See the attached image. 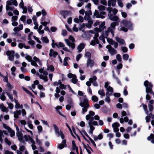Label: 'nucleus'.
<instances>
[{
    "label": "nucleus",
    "mask_w": 154,
    "mask_h": 154,
    "mask_svg": "<svg viewBox=\"0 0 154 154\" xmlns=\"http://www.w3.org/2000/svg\"><path fill=\"white\" fill-rule=\"evenodd\" d=\"M144 85L146 87V92L147 93L146 97V100H149L151 98L150 96L148 94V93L152 94L154 98V92L152 90V85L150 82L146 80L144 82Z\"/></svg>",
    "instance_id": "nucleus-5"
},
{
    "label": "nucleus",
    "mask_w": 154,
    "mask_h": 154,
    "mask_svg": "<svg viewBox=\"0 0 154 154\" xmlns=\"http://www.w3.org/2000/svg\"><path fill=\"white\" fill-rule=\"evenodd\" d=\"M105 15L106 12L104 11H101L99 13L97 10H95L94 13V15L97 17L102 19L104 18L105 17Z\"/></svg>",
    "instance_id": "nucleus-10"
},
{
    "label": "nucleus",
    "mask_w": 154,
    "mask_h": 154,
    "mask_svg": "<svg viewBox=\"0 0 154 154\" xmlns=\"http://www.w3.org/2000/svg\"><path fill=\"white\" fill-rule=\"evenodd\" d=\"M98 94L101 96V97L105 96V93L103 89L100 90L98 91Z\"/></svg>",
    "instance_id": "nucleus-39"
},
{
    "label": "nucleus",
    "mask_w": 154,
    "mask_h": 154,
    "mask_svg": "<svg viewBox=\"0 0 154 154\" xmlns=\"http://www.w3.org/2000/svg\"><path fill=\"white\" fill-rule=\"evenodd\" d=\"M91 54L90 52H87L85 53V57L86 58H87V60L91 59Z\"/></svg>",
    "instance_id": "nucleus-38"
},
{
    "label": "nucleus",
    "mask_w": 154,
    "mask_h": 154,
    "mask_svg": "<svg viewBox=\"0 0 154 154\" xmlns=\"http://www.w3.org/2000/svg\"><path fill=\"white\" fill-rule=\"evenodd\" d=\"M7 103L8 105V107L10 109H13L14 105L12 103H9L8 102H7Z\"/></svg>",
    "instance_id": "nucleus-62"
},
{
    "label": "nucleus",
    "mask_w": 154,
    "mask_h": 154,
    "mask_svg": "<svg viewBox=\"0 0 154 154\" xmlns=\"http://www.w3.org/2000/svg\"><path fill=\"white\" fill-rule=\"evenodd\" d=\"M19 7L23 10L22 12L23 14H26L27 12V8L26 6H24L23 1H21L19 4Z\"/></svg>",
    "instance_id": "nucleus-14"
},
{
    "label": "nucleus",
    "mask_w": 154,
    "mask_h": 154,
    "mask_svg": "<svg viewBox=\"0 0 154 154\" xmlns=\"http://www.w3.org/2000/svg\"><path fill=\"white\" fill-rule=\"evenodd\" d=\"M69 39H65V42L67 46L71 48L73 50L75 47V44L74 43L75 40L74 38L72 35L69 36Z\"/></svg>",
    "instance_id": "nucleus-7"
},
{
    "label": "nucleus",
    "mask_w": 154,
    "mask_h": 154,
    "mask_svg": "<svg viewBox=\"0 0 154 154\" xmlns=\"http://www.w3.org/2000/svg\"><path fill=\"white\" fill-rule=\"evenodd\" d=\"M41 40L44 42L45 43H48L49 42V40L47 37H42Z\"/></svg>",
    "instance_id": "nucleus-41"
},
{
    "label": "nucleus",
    "mask_w": 154,
    "mask_h": 154,
    "mask_svg": "<svg viewBox=\"0 0 154 154\" xmlns=\"http://www.w3.org/2000/svg\"><path fill=\"white\" fill-rule=\"evenodd\" d=\"M113 92H109L106 91V97L105 99V101L109 103L110 102V96L112 95V94Z\"/></svg>",
    "instance_id": "nucleus-20"
},
{
    "label": "nucleus",
    "mask_w": 154,
    "mask_h": 154,
    "mask_svg": "<svg viewBox=\"0 0 154 154\" xmlns=\"http://www.w3.org/2000/svg\"><path fill=\"white\" fill-rule=\"evenodd\" d=\"M53 125L55 133L57 134L58 137L60 136L62 139H63L64 138V135L61 131L59 130L57 125L55 124H53Z\"/></svg>",
    "instance_id": "nucleus-9"
},
{
    "label": "nucleus",
    "mask_w": 154,
    "mask_h": 154,
    "mask_svg": "<svg viewBox=\"0 0 154 154\" xmlns=\"http://www.w3.org/2000/svg\"><path fill=\"white\" fill-rule=\"evenodd\" d=\"M150 118H151L152 119H153L154 118V115L151 113L149 114L148 116L146 117V122L147 123L149 122Z\"/></svg>",
    "instance_id": "nucleus-25"
},
{
    "label": "nucleus",
    "mask_w": 154,
    "mask_h": 154,
    "mask_svg": "<svg viewBox=\"0 0 154 154\" xmlns=\"http://www.w3.org/2000/svg\"><path fill=\"white\" fill-rule=\"evenodd\" d=\"M60 14L63 16V18L65 19L66 17L68 16L69 14V11H60Z\"/></svg>",
    "instance_id": "nucleus-29"
},
{
    "label": "nucleus",
    "mask_w": 154,
    "mask_h": 154,
    "mask_svg": "<svg viewBox=\"0 0 154 154\" xmlns=\"http://www.w3.org/2000/svg\"><path fill=\"white\" fill-rule=\"evenodd\" d=\"M97 78L95 76H94L90 78L89 79V81L92 83L93 85L95 87L98 86V84L96 82V81Z\"/></svg>",
    "instance_id": "nucleus-16"
},
{
    "label": "nucleus",
    "mask_w": 154,
    "mask_h": 154,
    "mask_svg": "<svg viewBox=\"0 0 154 154\" xmlns=\"http://www.w3.org/2000/svg\"><path fill=\"white\" fill-rule=\"evenodd\" d=\"M31 64L32 65L34 66L36 68L38 67V66L36 63L34 61H32L31 62Z\"/></svg>",
    "instance_id": "nucleus-60"
},
{
    "label": "nucleus",
    "mask_w": 154,
    "mask_h": 154,
    "mask_svg": "<svg viewBox=\"0 0 154 154\" xmlns=\"http://www.w3.org/2000/svg\"><path fill=\"white\" fill-rule=\"evenodd\" d=\"M116 3V0H109L108 2V5L109 7L114 6Z\"/></svg>",
    "instance_id": "nucleus-30"
},
{
    "label": "nucleus",
    "mask_w": 154,
    "mask_h": 154,
    "mask_svg": "<svg viewBox=\"0 0 154 154\" xmlns=\"http://www.w3.org/2000/svg\"><path fill=\"white\" fill-rule=\"evenodd\" d=\"M58 55V53L57 52L54 51V50L51 49L50 50L49 55L50 57L53 56L54 58H55Z\"/></svg>",
    "instance_id": "nucleus-23"
},
{
    "label": "nucleus",
    "mask_w": 154,
    "mask_h": 154,
    "mask_svg": "<svg viewBox=\"0 0 154 154\" xmlns=\"http://www.w3.org/2000/svg\"><path fill=\"white\" fill-rule=\"evenodd\" d=\"M112 76L113 79L116 80L117 83L119 85H122V83L119 79L115 74L114 71H112Z\"/></svg>",
    "instance_id": "nucleus-17"
},
{
    "label": "nucleus",
    "mask_w": 154,
    "mask_h": 154,
    "mask_svg": "<svg viewBox=\"0 0 154 154\" xmlns=\"http://www.w3.org/2000/svg\"><path fill=\"white\" fill-rule=\"evenodd\" d=\"M14 51H8L6 52V54L8 56V59L10 61H13L14 60L15 56Z\"/></svg>",
    "instance_id": "nucleus-11"
},
{
    "label": "nucleus",
    "mask_w": 154,
    "mask_h": 154,
    "mask_svg": "<svg viewBox=\"0 0 154 154\" xmlns=\"http://www.w3.org/2000/svg\"><path fill=\"white\" fill-rule=\"evenodd\" d=\"M14 101L15 103V108L17 109H19L20 108V104L18 102L17 100L15 99H14Z\"/></svg>",
    "instance_id": "nucleus-40"
},
{
    "label": "nucleus",
    "mask_w": 154,
    "mask_h": 154,
    "mask_svg": "<svg viewBox=\"0 0 154 154\" xmlns=\"http://www.w3.org/2000/svg\"><path fill=\"white\" fill-rule=\"evenodd\" d=\"M6 83V87L8 88L9 91L11 90L13 88L12 85L9 82Z\"/></svg>",
    "instance_id": "nucleus-48"
},
{
    "label": "nucleus",
    "mask_w": 154,
    "mask_h": 154,
    "mask_svg": "<svg viewBox=\"0 0 154 154\" xmlns=\"http://www.w3.org/2000/svg\"><path fill=\"white\" fill-rule=\"evenodd\" d=\"M102 72V71L99 69H97L94 70L93 72L92 73L93 74H96L97 73H99V74H100Z\"/></svg>",
    "instance_id": "nucleus-56"
},
{
    "label": "nucleus",
    "mask_w": 154,
    "mask_h": 154,
    "mask_svg": "<svg viewBox=\"0 0 154 154\" xmlns=\"http://www.w3.org/2000/svg\"><path fill=\"white\" fill-rule=\"evenodd\" d=\"M85 45L83 43H81L77 47V49L79 53L81 52L85 48Z\"/></svg>",
    "instance_id": "nucleus-27"
},
{
    "label": "nucleus",
    "mask_w": 154,
    "mask_h": 154,
    "mask_svg": "<svg viewBox=\"0 0 154 154\" xmlns=\"http://www.w3.org/2000/svg\"><path fill=\"white\" fill-rule=\"evenodd\" d=\"M39 71L41 73H43V74H40L39 75V78L42 80H43L45 82H47L48 81V72L45 71H44L43 68H41L39 69Z\"/></svg>",
    "instance_id": "nucleus-8"
},
{
    "label": "nucleus",
    "mask_w": 154,
    "mask_h": 154,
    "mask_svg": "<svg viewBox=\"0 0 154 154\" xmlns=\"http://www.w3.org/2000/svg\"><path fill=\"white\" fill-rule=\"evenodd\" d=\"M142 105L143 109L144 110L145 112V113L146 114L148 115V114L149 112H148V110H147V106L146 105L144 104V103H142Z\"/></svg>",
    "instance_id": "nucleus-43"
},
{
    "label": "nucleus",
    "mask_w": 154,
    "mask_h": 154,
    "mask_svg": "<svg viewBox=\"0 0 154 154\" xmlns=\"http://www.w3.org/2000/svg\"><path fill=\"white\" fill-rule=\"evenodd\" d=\"M107 41L110 44L113 45L115 48H116L118 47V43L117 42L113 41L112 39H110L109 40L108 39H107Z\"/></svg>",
    "instance_id": "nucleus-22"
},
{
    "label": "nucleus",
    "mask_w": 154,
    "mask_h": 154,
    "mask_svg": "<svg viewBox=\"0 0 154 154\" xmlns=\"http://www.w3.org/2000/svg\"><path fill=\"white\" fill-rule=\"evenodd\" d=\"M26 55L25 57V58L29 62H31L32 61V58L31 56L29 55H27V54H26Z\"/></svg>",
    "instance_id": "nucleus-51"
},
{
    "label": "nucleus",
    "mask_w": 154,
    "mask_h": 154,
    "mask_svg": "<svg viewBox=\"0 0 154 154\" xmlns=\"http://www.w3.org/2000/svg\"><path fill=\"white\" fill-rule=\"evenodd\" d=\"M84 148L86 149L87 152L88 154H91V153L89 149H90L92 151H93V150L88 145L87 146L85 145H84Z\"/></svg>",
    "instance_id": "nucleus-34"
},
{
    "label": "nucleus",
    "mask_w": 154,
    "mask_h": 154,
    "mask_svg": "<svg viewBox=\"0 0 154 154\" xmlns=\"http://www.w3.org/2000/svg\"><path fill=\"white\" fill-rule=\"evenodd\" d=\"M72 150H73V151L75 150L77 154H79L78 147L76 146L74 140H72Z\"/></svg>",
    "instance_id": "nucleus-31"
},
{
    "label": "nucleus",
    "mask_w": 154,
    "mask_h": 154,
    "mask_svg": "<svg viewBox=\"0 0 154 154\" xmlns=\"http://www.w3.org/2000/svg\"><path fill=\"white\" fill-rule=\"evenodd\" d=\"M78 94L81 96L79 98L80 101L79 105L82 107V113L84 114L87 112L89 106L88 100L87 98L86 95H83V93L82 91H79Z\"/></svg>",
    "instance_id": "nucleus-3"
},
{
    "label": "nucleus",
    "mask_w": 154,
    "mask_h": 154,
    "mask_svg": "<svg viewBox=\"0 0 154 154\" xmlns=\"http://www.w3.org/2000/svg\"><path fill=\"white\" fill-rule=\"evenodd\" d=\"M0 107L2 111L4 112L8 111V109L6 107H5L3 105H2V106L1 105Z\"/></svg>",
    "instance_id": "nucleus-54"
},
{
    "label": "nucleus",
    "mask_w": 154,
    "mask_h": 154,
    "mask_svg": "<svg viewBox=\"0 0 154 154\" xmlns=\"http://www.w3.org/2000/svg\"><path fill=\"white\" fill-rule=\"evenodd\" d=\"M8 132L10 133V136L11 137H13L15 135L14 131L11 128H9L8 129Z\"/></svg>",
    "instance_id": "nucleus-44"
},
{
    "label": "nucleus",
    "mask_w": 154,
    "mask_h": 154,
    "mask_svg": "<svg viewBox=\"0 0 154 154\" xmlns=\"http://www.w3.org/2000/svg\"><path fill=\"white\" fill-rule=\"evenodd\" d=\"M133 29V24L131 21L126 20H123L120 23V25L118 29L119 31L126 32L128 31V29L132 30Z\"/></svg>",
    "instance_id": "nucleus-4"
},
{
    "label": "nucleus",
    "mask_w": 154,
    "mask_h": 154,
    "mask_svg": "<svg viewBox=\"0 0 154 154\" xmlns=\"http://www.w3.org/2000/svg\"><path fill=\"white\" fill-rule=\"evenodd\" d=\"M98 9L100 11H104L105 10L106 7L103 5H100L98 7Z\"/></svg>",
    "instance_id": "nucleus-59"
},
{
    "label": "nucleus",
    "mask_w": 154,
    "mask_h": 154,
    "mask_svg": "<svg viewBox=\"0 0 154 154\" xmlns=\"http://www.w3.org/2000/svg\"><path fill=\"white\" fill-rule=\"evenodd\" d=\"M0 98L2 101H5V100L6 97L4 93L2 92V94H0Z\"/></svg>",
    "instance_id": "nucleus-47"
},
{
    "label": "nucleus",
    "mask_w": 154,
    "mask_h": 154,
    "mask_svg": "<svg viewBox=\"0 0 154 154\" xmlns=\"http://www.w3.org/2000/svg\"><path fill=\"white\" fill-rule=\"evenodd\" d=\"M47 69L52 72L54 71V68L53 65H51L48 66Z\"/></svg>",
    "instance_id": "nucleus-55"
},
{
    "label": "nucleus",
    "mask_w": 154,
    "mask_h": 154,
    "mask_svg": "<svg viewBox=\"0 0 154 154\" xmlns=\"http://www.w3.org/2000/svg\"><path fill=\"white\" fill-rule=\"evenodd\" d=\"M147 140H151V143L154 144V135L151 134L150 136L147 138Z\"/></svg>",
    "instance_id": "nucleus-33"
},
{
    "label": "nucleus",
    "mask_w": 154,
    "mask_h": 154,
    "mask_svg": "<svg viewBox=\"0 0 154 154\" xmlns=\"http://www.w3.org/2000/svg\"><path fill=\"white\" fill-rule=\"evenodd\" d=\"M116 41L118 42L120 44L124 45H126V44L125 40L119 38L118 37H116Z\"/></svg>",
    "instance_id": "nucleus-24"
},
{
    "label": "nucleus",
    "mask_w": 154,
    "mask_h": 154,
    "mask_svg": "<svg viewBox=\"0 0 154 154\" xmlns=\"http://www.w3.org/2000/svg\"><path fill=\"white\" fill-rule=\"evenodd\" d=\"M122 51L124 53H126L128 51V48L125 47H122L121 48Z\"/></svg>",
    "instance_id": "nucleus-64"
},
{
    "label": "nucleus",
    "mask_w": 154,
    "mask_h": 154,
    "mask_svg": "<svg viewBox=\"0 0 154 154\" xmlns=\"http://www.w3.org/2000/svg\"><path fill=\"white\" fill-rule=\"evenodd\" d=\"M85 24L84 23H83L82 25H81L80 26V27H79V30H82V32H84L85 30L84 29L82 30V29L85 27Z\"/></svg>",
    "instance_id": "nucleus-57"
},
{
    "label": "nucleus",
    "mask_w": 154,
    "mask_h": 154,
    "mask_svg": "<svg viewBox=\"0 0 154 154\" xmlns=\"http://www.w3.org/2000/svg\"><path fill=\"white\" fill-rule=\"evenodd\" d=\"M91 100L94 102H97L98 100V97L95 95H93L91 97Z\"/></svg>",
    "instance_id": "nucleus-49"
},
{
    "label": "nucleus",
    "mask_w": 154,
    "mask_h": 154,
    "mask_svg": "<svg viewBox=\"0 0 154 154\" xmlns=\"http://www.w3.org/2000/svg\"><path fill=\"white\" fill-rule=\"evenodd\" d=\"M26 16L22 15L20 19V20L22 21L23 23H25Z\"/></svg>",
    "instance_id": "nucleus-53"
},
{
    "label": "nucleus",
    "mask_w": 154,
    "mask_h": 154,
    "mask_svg": "<svg viewBox=\"0 0 154 154\" xmlns=\"http://www.w3.org/2000/svg\"><path fill=\"white\" fill-rule=\"evenodd\" d=\"M21 110H16L13 112L14 117L16 119H17L19 118V116L21 114Z\"/></svg>",
    "instance_id": "nucleus-26"
},
{
    "label": "nucleus",
    "mask_w": 154,
    "mask_h": 154,
    "mask_svg": "<svg viewBox=\"0 0 154 154\" xmlns=\"http://www.w3.org/2000/svg\"><path fill=\"white\" fill-rule=\"evenodd\" d=\"M6 93L11 101L13 102L14 100L12 94H10V92L7 90L6 91Z\"/></svg>",
    "instance_id": "nucleus-37"
},
{
    "label": "nucleus",
    "mask_w": 154,
    "mask_h": 154,
    "mask_svg": "<svg viewBox=\"0 0 154 154\" xmlns=\"http://www.w3.org/2000/svg\"><path fill=\"white\" fill-rule=\"evenodd\" d=\"M17 135L18 137V140L21 143H24V140H23V134L20 132H17Z\"/></svg>",
    "instance_id": "nucleus-21"
},
{
    "label": "nucleus",
    "mask_w": 154,
    "mask_h": 154,
    "mask_svg": "<svg viewBox=\"0 0 154 154\" xmlns=\"http://www.w3.org/2000/svg\"><path fill=\"white\" fill-rule=\"evenodd\" d=\"M77 81L78 79L76 78V76H74L71 80V82L74 84H76Z\"/></svg>",
    "instance_id": "nucleus-45"
},
{
    "label": "nucleus",
    "mask_w": 154,
    "mask_h": 154,
    "mask_svg": "<svg viewBox=\"0 0 154 154\" xmlns=\"http://www.w3.org/2000/svg\"><path fill=\"white\" fill-rule=\"evenodd\" d=\"M64 46V44L61 42H59V43H57V44H56V46L58 48H63Z\"/></svg>",
    "instance_id": "nucleus-46"
},
{
    "label": "nucleus",
    "mask_w": 154,
    "mask_h": 154,
    "mask_svg": "<svg viewBox=\"0 0 154 154\" xmlns=\"http://www.w3.org/2000/svg\"><path fill=\"white\" fill-rule=\"evenodd\" d=\"M99 42L98 39H94L92 40L90 43V45L94 46L96 44H99Z\"/></svg>",
    "instance_id": "nucleus-36"
},
{
    "label": "nucleus",
    "mask_w": 154,
    "mask_h": 154,
    "mask_svg": "<svg viewBox=\"0 0 154 154\" xmlns=\"http://www.w3.org/2000/svg\"><path fill=\"white\" fill-rule=\"evenodd\" d=\"M118 4L119 6L122 8L123 6V5L122 3V0H117Z\"/></svg>",
    "instance_id": "nucleus-58"
},
{
    "label": "nucleus",
    "mask_w": 154,
    "mask_h": 154,
    "mask_svg": "<svg viewBox=\"0 0 154 154\" xmlns=\"http://www.w3.org/2000/svg\"><path fill=\"white\" fill-rule=\"evenodd\" d=\"M105 22H103L100 25L99 28L96 27L94 29L95 30L96 32H101L105 28Z\"/></svg>",
    "instance_id": "nucleus-13"
},
{
    "label": "nucleus",
    "mask_w": 154,
    "mask_h": 154,
    "mask_svg": "<svg viewBox=\"0 0 154 154\" xmlns=\"http://www.w3.org/2000/svg\"><path fill=\"white\" fill-rule=\"evenodd\" d=\"M104 87L107 91L109 92H113V88L112 87L109 85V83L108 82L105 83Z\"/></svg>",
    "instance_id": "nucleus-19"
},
{
    "label": "nucleus",
    "mask_w": 154,
    "mask_h": 154,
    "mask_svg": "<svg viewBox=\"0 0 154 154\" xmlns=\"http://www.w3.org/2000/svg\"><path fill=\"white\" fill-rule=\"evenodd\" d=\"M80 3L77 5V6L78 7H81L83 4L84 3V0H79Z\"/></svg>",
    "instance_id": "nucleus-61"
},
{
    "label": "nucleus",
    "mask_w": 154,
    "mask_h": 154,
    "mask_svg": "<svg viewBox=\"0 0 154 154\" xmlns=\"http://www.w3.org/2000/svg\"><path fill=\"white\" fill-rule=\"evenodd\" d=\"M16 7L18 5L17 2L16 0H8L6 2V9L7 11H13L15 9L12 5Z\"/></svg>",
    "instance_id": "nucleus-6"
},
{
    "label": "nucleus",
    "mask_w": 154,
    "mask_h": 154,
    "mask_svg": "<svg viewBox=\"0 0 154 154\" xmlns=\"http://www.w3.org/2000/svg\"><path fill=\"white\" fill-rule=\"evenodd\" d=\"M106 48L108 49V51L111 56H113L117 53L116 50L112 47L110 45H108L106 46Z\"/></svg>",
    "instance_id": "nucleus-12"
},
{
    "label": "nucleus",
    "mask_w": 154,
    "mask_h": 154,
    "mask_svg": "<svg viewBox=\"0 0 154 154\" xmlns=\"http://www.w3.org/2000/svg\"><path fill=\"white\" fill-rule=\"evenodd\" d=\"M94 64L95 63L94 60L91 59L87 60L86 63L87 67L92 68L94 65Z\"/></svg>",
    "instance_id": "nucleus-18"
},
{
    "label": "nucleus",
    "mask_w": 154,
    "mask_h": 154,
    "mask_svg": "<svg viewBox=\"0 0 154 154\" xmlns=\"http://www.w3.org/2000/svg\"><path fill=\"white\" fill-rule=\"evenodd\" d=\"M66 146V140H62L61 143L58 146V148L60 149H61Z\"/></svg>",
    "instance_id": "nucleus-28"
},
{
    "label": "nucleus",
    "mask_w": 154,
    "mask_h": 154,
    "mask_svg": "<svg viewBox=\"0 0 154 154\" xmlns=\"http://www.w3.org/2000/svg\"><path fill=\"white\" fill-rule=\"evenodd\" d=\"M23 27V25L21 24L19 25L18 27H14L13 29V30L14 32H18L20 30H22Z\"/></svg>",
    "instance_id": "nucleus-32"
},
{
    "label": "nucleus",
    "mask_w": 154,
    "mask_h": 154,
    "mask_svg": "<svg viewBox=\"0 0 154 154\" xmlns=\"http://www.w3.org/2000/svg\"><path fill=\"white\" fill-rule=\"evenodd\" d=\"M107 10L108 12V16L110 19L112 21H115L112 22L109 27L107 30L104 32H103L102 34L106 38L108 39L109 40L110 39L107 38L109 35V33H111L112 37H113L114 35V31L116 29L115 27L119 24V21H118L119 18L118 16H116V14L117 13L118 11L115 8L113 9L110 7L108 8H107Z\"/></svg>",
    "instance_id": "nucleus-1"
},
{
    "label": "nucleus",
    "mask_w": 154,
    "mask_h": 154,
    "mask_svg": "<svg viewBox=\"0 0 154 154\" xmlns=\"http://www.w3.org/2000/svg\"><path fill=\"white\" fill-rule=\"evenodd\" d=\"M33 60L35 62H37L39 65H41V62L39 59L37 58L36 57L34 56L33 58Z\"/></svg>",
    "instance_id": "nucleus-42"
},
{
    "label": "nucleus",
    "mask_w": 154,
    "mask_h": 154,
    "mask_svg": "<svg viewBox=\"0 0 154 154\" xmlns=\"http://www.w3.org/2000/svg\"><path fill=\"white\" fill-rule=\"evenodd\" d=\"M116 59L119 62L122 61V58L121 55L120 54H117L116 56Z\"/></svg>",
    "instance_id": "nucleus-52"
},
{
    "label": "nucleus",
    "mask_w": 154,
    "mask_h": 154,
    "mask_svg": "<svg viewBox=\"0 0 154 154\" xmlns=\"http://www.w3.org/2000/svg\"><path fill=\"white\" fill-rule=\"evenodd\" d=\"M129 55L127 54H124L122 55L123 59L124 60H127L129 58Z\"/></svg>",
    "instance_id": "nucleus-50"
},
{
    "label": "nucleus",
    "mask_w": 154,
    "mask_h": 154,
    "mask_svg": "<svg viewBox=\"0 0 154 154\" xmlns=\"http://www.w3.org/2000/svg\"><path fill=\"white\" fill-rule=\"evenodd\" d=\"M95 113L94 112L90 111L89 112V114L86 115L85 116L86 119L88 121V125L90 128V130L88 131L89 134L92 135L93 134V131L95 129V128L93 126H98L97 122L94 121V119L99 120L100 117L98 115L94 116Z\"/></svg>",
    "instance_id": "nucleus-2"
},
{
    "label": "nucleus",
    "mask_w": 154,
    "mask_h": 154,
    "mask_svg": "<svg viewBox=\"0 0 154 154\" xmlns=\"http://www.w3.org/2000/svg\"><path fill=\"white\" fill-rule=\"evenodd\" d=\"M119 124L117 122H115L112 124V127L113 128L114 132H119Z\"/></svg>",
    "instance_id": "nucleus-15"
},
{
    "label": "nucleus",
    "mask_w": 154,
    "mask_h": 154,
    "mask_svg": "<svg viewBox=\"0 0 154 154\" xmlns=\"http://www.w3.org/2000/svg\"><path fill=\"white\" fill-rule=\"evenodd\" d=\"M5 142L9 145H10L11 144V142L7 138L5 139Z\"/></svg>",
    "instance_id": "nucleus-63"
},
{
    "label": "nucleus",
    "mask_w": 154,
    "mask_h": 154,
    "mask_svg": "<svg viewBox=\"0 0 154 154\" xmlns=\"http://www.w3.org/2000/svg\"><path fill=\"white\" fill-rule=\"evenodd\" d=\"M129 119L128 117L127 116L125 117L124 118H121L119 119L120 122L122 124H123L124 122H127L128 121Z\"/></svg>",
    "instance_id": "nucleus-35"
}]
</instances>
